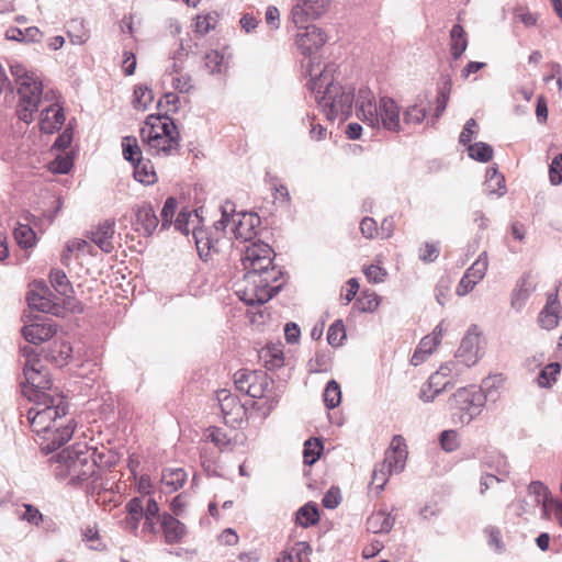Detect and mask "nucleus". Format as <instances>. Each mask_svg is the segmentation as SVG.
Wrapping results in <instances>:
<instances>
[{
	"instance_id": "obj_1",
	"label": "nucleus",
	"mask_w": 562,
	"mask_h": 562,
	"mask_svg": "<svg viewBox=\"0 0 562 562\" xmlns=\"http://www.w3.org/2000/svg\"><path fill=\"white\" fill-rule=\"evenodd\" d=\"M334 67L327 65L318 72L312 61L306 65L307 83L322 112L328 121H347L356 104L355 88L350 85H341L335 81Z\"/></svg>"
},
{
	"instance_id": "obj_2",
	"label": "nucleus",
	"mask_w": 562,
	"mask_h": 562,
	"mask_svg": "<svg viewBox=\"0 0 562 562\" xmlns=\"http://www.w3.org/2000/svg\"><path fill=\"white\" fill-rule=\"evenodd\" d=\"M357 116L371 127L383 126L386 131L400 133L404 131L401 111L396 102L389 97L375 101L368 87H361L356 101Z\"/></svg>"
},
{
	"instance_id": "obj_3",
	"label": "nucleus",
	"mask_w": 562,
	"mask_h": 562,
	"mask_svg": "<svg viewBox=\"0 0 562 562\" xmlns=\"http://www.w3.org/2000/svg\"><path fill=\"white\" fill-rule=\"evenodd\" d=\"M95 449L89 448L85 442L75 443L63 449L56 456L58 465L57 475L69 476L72 485L82 484L97 474Z\"/></svg>"
},
{
	"instance_id": "obj_4",
	"label": "nucleus",
	"mask_w": 562,
	"mask_h": 562,
	"mask_svg": "<svg viewBox=\"0 0 562 562\" xmlns=\"http://www.w3.org/2000/svg\"><path fill=\"white\" fill-rule=\"evenodd\" d=\"M11 74L18 85L19 105L18 116L21 121L30 123L33 114L43 101H50L53 91H43V83L34 72L26 71L21 65H12Z\"/></svg>"
},
{
	"instance_id": "obj_5",
	"label": "nucleus",
	"mask_w": 562,
	"mask_h": 562,
	"mask_svg": "<svg viewBox=\"0 0 562 562\" xmlns=\"http://www.w3.org/2000/svg\"><path fill=\"white\" fill-rule=\"evenodd\" d=\"M140 137L151 154L169 156L179 149V132L167 115H149L140 128Z\"/></svg>"
},
{
	"instance_id": "obj_6",
	"label": "nucleus",
	"mask_w": 562,
	"mask_h": 562,
	"mask_svg": "<svg viewBox=\"0 0 562 562\" xmlns=\"http://www.w3.org/2000/svg\"><path fill=\"white\" fill-rule=\"evenodd\" d=\"M495 381V378H486L479 389L475 386L461 387L452 395L451 405L459 412L461 424H470L482 413L488 400H496L497 387Z\"/></svg>"
},
{
	"instance_id": "obj_7",
	"label": "nucleus",
	"mask_w": 562,
	"mask_h": 562,
	"mask_svg": "<svg viewBox=\"0 0 562 562\" xmlns=\"http://www.w3.org/2000/svg\"><path fill=\"white\" fill-rule=\"evenodd\" d=\"M31 394V402L34 403L31 411L35 414V423L43 424L46 428V434L49 435L52 432V427L57 425V418L67 415L68 404L65 401V397L59 393H56L55 395Z\"/></svg>"
},
{
	"instance_id": "obj_8",
	"label": "nucleus",
	"mask_w": 562,
	"mask_h": 562,
	"mask_svg": "<svg viewBox=\"0 0 562 562\" xmlns=\"http://www.w3.org/2000/svg\"><path fill=\"white\" fill-rule=\"evenodd\" d=\"M24 381L20 382L22 392L30 401L32 394L55 395L57 392L47 393L52 390V380L48 371L42 366L38 359H27L23 368Z\"/></svg>"
},
{
	"instance_id": "obj_9",
	"label": "nucleus",
	"mask_w": 562,
	"mask_h": 562,
	"mask_svg": "<svg viewBox=\"0 0 562 562\" xmlns=\"http://www.w3.org/2000/svg\"><path fill=\"white\" fill-rule=\"evenodd\" d=\"M304 32L297 33L296 46L301 54L308 57L306 64H303V68L306 70V65L312 61L315 66V70L318 72L321 69L319 63L315 64L313 56L324 46L327 42V36L324 31L315 25H304Z\"/></svg>"
},
{
	"instance_id": "obj_10",
	"label": "nucleus",
	"mask_w": 562,
	"mask_h": 562,
	"mask_svg": "<svg viewBox=\"0 0 562 562\" xmlns=\"http://www.w3.org/2000/svg\"><path fill=\"white\" fill-rule=\"evenodd\" d=\"M246 256L243 259L245 279L258 277L261 271L269 270L273 265L276 257L274 248H245Z\"/></svg>"
},
{
	"instance_id": "obj_11",
	"label": "nucleus",
	"mask_w": 562,
	"mask_h": 562,
	"mask_svg": "<svg viewBox=\"0 0 562 562\" xmlns=\"http://www.w3.org/2000/svg\"><path fill=\"white\" fill-rule=\"evenodd\" d=\"M328 7V0H296L291 10L292 23L301 29L315 19L322 16Z\"/></svg>"
},
{
	"instance_id": "obj_12",
	"label": "nucleus",
	"mask_w": 562,
	"mask_h": 562,
	"mask_svg": "<svg viewBox=\"0 0 562 562\" xmlns=\"http://www.w3.org/2000/svg\"><path fill=\"white\" fill-rule=\"evenodd\" d=\"M57 333L56 323L47 316H35L31 324L22 327L24 339L33 345H40L53 338Z\"/></svg>"
},
{
	"instance_id": "obj_13",
	"label": "nucleus",
	"mask_w": 562,
	"mask_h": 562,
	"mask_svg": "<svg viewBox=\"0 0 562 562\" xmlns=\"http://www.w3.org/2000/svg\"><path fill=\"white\" fill-rule=\"evenodd\" d=\"M272 385L273 380L269 378L267 372L261 370H254V380L251 379V381H249L247 384L246 394L252 398L266 397L267 401L265 404L267 405V411L270 412L277 406L279 402L278 395L269 396Z\"/></svg>"
},
{
	"instance_id": "obj_14",
	"label": "nucleus",
	"mask_w": 562,
	"mask_h": 562,
	"mask_svg": "<svg viewBox=\"0 0 562 562\" xmlns=\"http://www.w3.org/2000/svg\"><path fill=\"white\" fill-rule=\"evenodd\" d=\"M487 254L483 251L479 255L477 259L467 269L461 278L458 286L457 294L464 296L470 293L474 286L484 278L487 270Z\"/></svg>"
},
{
	"instance_id": "obj_15",
	"label": "nucleus",
	"mask_w": 562,
	"mask_h": 562,
	"mask_svg": "<svg viewBox=\"0 0 562 562\" xmlns=\"http://www.w3.org/2000/svg\"><path fill=\"white\" fill-rule=\"evenodd\" d=\"M479 341L480 333L477 331V326L472 325L462 338L456 355V357L468 368L474 366L480 359Z\"/></svg>"
},
{
	"instance_id": "obj_16",
	"label": "nucleus",
	"mask_w": 562,
	"mask_h": 562,
	"mask_svg": "<svg viewBox=\"0 0 562 562\" xmlns=\"http://www.w3.org/2000/svg\"><path fill=\"white\" fill-rule=\"evenodd\" d=\"M217 400L225 424L234 425L243 420L246 409L236 395L222 390L217 393Z\"/></svg>"
},
{
	"instance_id": "obj_17",
	"label": "nucleus",
	"mask_w": 562,
	"mask_h": 562,
	"mask_svg": "<svg viewBox=\"0 0 562 562\" xmlns=\"http://www.w3.org/2000/svg\"><path fill=\"white\" fill-rule=\"evenodd\" d=\"M407 457L406 443L401 435H395L391 441L390 449L385 452L382 464L387 468L389 474L403 471Z\"/></svg>"
},
{
	"instance_id": "obj_18",
	"label": "nucleus",
	"mask_w": 562,
	"mask_h": 562,
	"mask_svg": "<svg viewBox=\"0 0 562 562\" xmlns=\"http://www.w3.org/2000/svg\"><path fill=\"white\" fill-rule=\"evenodd\" d=\"M559 286H555L554 292H549L547 302L538 316V324L546 330L555 328L561 317V304L558 297Z\"/></svg>"
},
{
	"instance_id": "obj_19",
	"label": "nucleus",
	"mask_w": 562,
	"mask_h": 562,
	"mask_svg": "<svg viewBox=\"0 0 562 562\" xmlns=\"http://www.w3.org/2000/svg\"><path fill=\"white\" fill-rule=\"evenodd\" d=\"M284 271L278 267L272 266L269 270H263L258 273V277L249 278L252 282H257L259 288L267 290L271 294V299L276 296L284 284Z\"/></svg>"
},
{
	"instance_id": "obj_20",
	"label": "nucleus",
	"mask_w": 562,
	"mask_h": 562,
	"mask_svg": "<svg viewBox=\"0 0 562 562\" xmlns=\"http://www.w3.org/2000/svg\"><path fill=\"white\" fill-rule=\"evenodd\" d=\"M260 224V217L252 213H243L238 222L233 220L232 233L240 243L251 241L256 235V227Z\"/></svg>"
},
{
	"instance_id": "obj_21",
	"label": "nucleus",
	"mask_w": 562,
	"mask_h": 562,
	"mask_svg": "<svg viewBox=\"0 0 562 562\" xmlns=\"http://www.w3.org/2000/svg\"><path fill=\"white\" fill-rule=\"evenodd\" d=\"M75 427L70 424L66 426L55 425L52 427V432L49 435L45 434L43 436V441L41 445V450L46 454L52 453L64 446L70 438L72 437Z\"/></svg>"
},
{
	"instance_id": "obj_22",
	"label": "nucleus",
	"mask_w": 562,
	"mask_h": 562,
	"mask_svg": "<svg viewBox=\"0 0 562 562\" xmlns=\"http://www.w3.org/2000/svg\"><path fill=\"white\" fill-rule=\"evenodd\" d=\"M65 122L63 108L57 103H50L41 112L40 128L46 134H53L58 131Z\"/></svg>"
},
{
	"instance_id": "obj_23",
	"label": "nucleus",
	"mask_w": 562,
	"mask_h": 562,
	"mask_svg": "<svg viewBox=\"0 0 562 562\" xmlns=\"http://www.w3.org/2000/svg\"><path fill=\"white\" fill-rule=\"evenodd\" d=\"M160 525L168 544L180 543L187 533L186 525L169 513L160 516Z\"/></svg>"
},
{
	"instance_id": "obj_24",
	"label": "nucleus",
	"mask_w": 562,
	"mask_h": 562,
	"mask_svg": "<svg viewBox=\"0 0 562 562\" xmlns=\"http://www.w3.org/2000/svg\"><path fill=\"white\" fill-rule=\"evenodd\" d=\"M72 355V347L69 341L54 340L45 350V358L58 368L68 364Z\"/></svg>"
},
{
	"instance_id": "obj_25",
	"label": "nucleus",
	"mask_w": 562,
	"mask_h": 562,
	"mask_svg": "<svg viewBox=\"0 0 562 562\" xmlns=\"http://www.w3.org/2000/svg\"><path fill=\"white\" fill-rule=\"evenodd\" d=\"M247 285L243 290L237 291L238 297L249 306L254 305H262L271 300V294L267 292V290H262L259 288L257 282H252L251 280H247Z\"/></svg>"
},
{
	"instance_id": "obj_26",
	"label": "nucleus",
	"mask_w": 562,
	"mask_h": 562,
	"mask_svg": "<svg viewBox=\"0 0 562 562\" xmlns=\"http://www.w3.org/2000/svg\"><path fill=\"white\" fill-rule=\"evenodd\" d=\"M533 286L529 281V276H522L516 283V286L512 294L510 305L517 312H520L525 305L527 300L529 299L531 292L533 291Z\"/></svg>"
},
{
	"instance_id": "obj_27",
	"label": "nucleus",
	"mask_w": 562,
	"mask_h": 562,
	"mask_svg": "<svg viewBox=\"0 0 562 562\" xmlns=\"http://www.w3.org/2000/svg\"><path fill=\"white\" fill-rule=\"evenodd\" d=\"M115 233V222L113 220H105L104 222L92 227L87 237L91 243L97 246L110 244Z\"/></svg>"
},
{
	"instance_id": "obj_28",
	"label": "nucleus",
	"mask_w": 562,
	"mask_h": 562,
	"mask_svg": "<svg viewBox=\"0 0 562 562\" xmlns=\"http://www.w3.org/2000/svg\"><path fill=\"white\" fill-rule=\"evenodd\" d=\"M312 553V547L306 541H299L290 549L280 552L276 562H304Z\"/></svg>"
},
{
	"instance_id": "obj_29",
	"label": "nucleus",
	"mask_w": 562,
	"mask_h": 562,
	"mask_svg": "<svg viewBox=\"0 0 562 562\" xmlns=\"http://www.w3.org/2000/svg\"><path fill=\"white\" fill-rule=\"evenodd\" d=\"M395 518L391 514L379 510L367 519V529L373 533H387L392 530Z\"/></svg>"
},
{
	"instance_id": "obj_30",
	"label": "nucleus",
	"mask_w": 562,
	"mask_h": 562,
	"mask_svg": "<svg viewBox=\"0 0 562 562\" xmlns=\"http://www.w3.org/2000/svg\"><path fill=\"white\" fill-rule=\"evenodd\" d=\"M456 366L457 363L454 361H450L441 366L437 372L429 376L427 387L429 390H434L435 394L439 395L450 385V380L442 381V379L447 378Z\"/></svg>"
},
{
	"instance_id": "obj_31",
	"label": "nucleus",
	"mask_w": 562,
	"mask_h": 562,
	"mask_svg": "<svg viewBox=\"0 0 562 562\" xmlns=\"http://www.w3.org/2000/svg\"><path fill=\"white\" fill-rule=\"evenodd\" d=\"M484 190L490 195L497 194L502 196L506 193L505 178L496 167L486 169Z\"/></svg>"
},
{
	"instance_id": "obj_32",
	"label": "nucleus",
	"mask_w": 562,
	"mask_h": 562,
	"mask_svg": "<svg viewBox=\"0 0 562 562\" xmlns=\"http://www.w3.org/2000/svg\"><path fill=\"white\" fill-rule=\"evenodd\" d=\"M468 47V37L460 24L452 26L450 31V50L454 59H459Z\"/></svg>"
},
{
	"instance_id": "obj_33",
	"label": "nucleus",
	"mask_w": 562,
	"mask_h": 562,
	"mask_svg": "<svg viewBox=\"0 0 562 562\" xmlns=\"http://www.w3.org/2000/svg\"><path fill=\"white\" fill-rule=\"evenodd\" d=\"M529 494L535 496V502L542 505L543 513L546 514L552 506L553 498L549 488L540 481H532L528 487Z\"/></svg>"
},
{
	"instance_id": "obj_34",
	"label": "nucleus",
	"mask_w": 562,
	"mask_h": 562,
	"mask_svg": "<svg viewBox=\"0 0 562 562\" xmlns=\"http://www.w3.org/2000/svg\"><path fill=\"white\" fill-rule=\"evenodd\" d=\"M196 224H200L198 212L194 211V214H192L187 209L181 210L175 220V228L184 236H189L192 233L193 225Z\"/></svg>"
},
{
	"instance_id": "obj_35",
	"label": "nucleus",
	"mask_w": 562,
	"mask_h": 562,
	"mask_svg": "<svg viewBox=\"0 0 562 562\" xmlns=\"http://www.w3.org/2000/svg\"><path fill=\"white\" fill-rule=\"evenodd\" d=\"M5 36L8 40L25 43L38 42L42 37V32L36 26H30L24 30L19 27H10Z\"/></svg>"
},
{
	"instance_id": "obj_36",
	"label": "nucleus",
	"mask_w": 562,
	"mask_h": 562,
	"mask_svg": "<svg viewBox=\"0 0 562 562\" xmlns=\"http://www.w3.org/2000/svg\"><path fill=\"white\" fill-rule=\"evenodd\" d=\"M319 520V512L316 504L310 502L300 507L296 512V522L297 525L308 528L314 526Z\"/></svg>"
},
{
	"instance_id": "obj_37",
	"label": "nucleus",
	"mask_w": 562,
	"mask_h": 562,
	"mask_svg": "<svg viewBox=\"0 0 562 562\" xmlns=\"http://www.w3.org/2000/svg\"><path fill=\"white\" fill-rule=\"evenodd\" d=\"M49 281L54 290L66 297H70L74 293L71 283L69 282L66 273L60 269H52L49 273Z\"/></svg>"
},
{
	"instance_id": "obj_38",
	"label": "nucleus",
	"mask_w": 562,
	"mask_h": 562,
	"mask_svg": "<svg viewBox=\"0 0 562 562\" xmlns=\"http://www.w3.org/2000/svg\"><path fill=\"white\" fill-rule=\"evenodd\" d=\"M324 448V443L322 439L316 437H311L304 442L303 457L304 463L307 465H313L322 454Z\"/></svg>"
},
{
	"instance_id": "obj_39",
	"label": "nucleus",
	"mask_w": 562,
	"mask_h": 562,
	"mask_svg": "<svg viewBox=\"0 0 562 562\" xmlns=\"http://www.w3.org/2000/svg\"><path fill=\"white\" fill-rule=\"evenodd\" d=\"M126 522L132 530L138 528V524L144 516V507L139 497H133L126 504Z\"/></svg>"
},
{
	"instance_id": "obj_40",
	"label": "nucleus",
	"mask_w": 562,
	"mask_h": 562,
	"mask_svg": "<svg viewBox=\"0 0 562 562\" xmlns=\"http://www.w3.org/2000/svg\"><path fill=\"white\" fill-rule=\"evenodd\" d=\"M161 481L167 486L177 491L183 486L187 481V472L181 468H169L162 471Z\"/></svg>"
},
{
	"instance_id": "obj_41",
	"label": "nucleus",
	"mask_w": 562,
	"mask_h": 562,
	"mask_svg": "<svg viewBox=\"0 0 562 562\" xmlns=\"http://www.w3.org/2000/svg\"><path fill=\"white\" fill-rule=\"evenodd\" d=\"M426 115L427 109L425 106H422L420 104L415 103L407 106L403 113V127L422 124Z\"/></svg>"
},
{
	"instance_id": "obj_42",
	"label": "nucleus",
	"mask_w": 562,
	"mask_h": 562,
	"mask_svg": "<svg viewBox=\"0 0 562 562\" xmlns=\"http://www.w3.org/2000/svg\"><path fill=\"white\" fill-rule=\"evenodd\" d=\"M485 464L491 468L495 469V473L498 477L506 479L509 475V464L505 456L494 452L491 456L487 457L485 460Z\"/></svg>"
},
{
	"instance_id": "obj_43",
	"label": "nucleus",
	"mask_w": 562,
	"mask_h": 562,
	"mask_svg": "<svg viewBox=\"0 0 562 562\" xmlns=\"http://www.w3.org/2000/svg\"><path fill=\"white\" fill-rule=\"evenodd\" d=\"M137 222L144 227L146 233L151 234L158 226L159 220L151 206H142L137 212Z\"/></svg>"
},
{
	"instance_id": "obj_44",
	"label": "nucleus",
	"mask_w": 562,
	"mask_h": 562,
	"mask_svg": "<svg viewBox=\"0 0 562 562\" xmlns=\"http://www.w3.org/2000/svg\"><path fill=\"white\" fill-rule=\"evenodd\" d=\"M324 403L328 409L336 408L341 402V390L337 381L330 380L324 390Z\"/></svg>"
},
{
	"instance_id": "obj_45",
	"label": "nucleus",
	"mask_w": 562,
	"mask_h": 562,
	"mask_svg": "<svg viewBox=\"0 0 562 562\" xmlns=\"http://www.w3.org/2000/svg\"><path fill=\"white\" fill-rule=\"evenodd\" d=\"M133 165L135 180L144 184H153L156 181V173L148 162H143L140 158Z\"/></svg>"
},
{
	"instance_id": "obj_46",
	"label": "nucleus",
	"mask_w": 562,
	"mask_h": 562,
	"mask_svg": "<svg viewBox=\"0 0 562 562\" xmlns=\"http://www.w3.org/2000/svg\"><path fill=\"white\" fill-rule=\"evenodd\" d=\"M469 157L480 162H487L493 157V148L486 143L477 142L468 146Z\"/></svg>"
},
{
	"instance_id": "obj_47",
	"label": "nucleus",
	"mask_w": 562,
	"mask_h": 562,
	"mask_svg": "<svg viewBox=\"0 0 562 562\" xmlns=\"http://www.w3.org/2000/svg\"><path fill=\"white\" fill-rule=\"evenodd\" d=\"M346 328L345 324L341 319H336L328 328L327 331V341L328 344L334 347L338 348L342 346L345 339H346Z\"/></svg>"
},
{
	"instance_id": "obj_48",
	"label": "nucleus",
	"mask_w": 562,
	"mask_h": 562,
	"mask_svg": "<svg viewBox=\"0 0 562 562\" xmlns=\"http://www.w3.org/2000/svg\"><path fill=\"white\" fill-rule=\"evenodd\" d=\"M561 371L559 362L547 364L538 374L537 381L541 387H550L557 380V375Z\"/></svg>"
},
{
	"instance_id": "obj_49",
	"label": "nucleus",
	"mask_w": 562,
	"mask_h": 562,
	"mask_svg": "<svg viewBox=\"0 0 562 562\" xmlns=\"http://www.w3.org/2000/svg\"><path fill=\"white\" fill-rule=\"evenodd\" d=\"M18 246H34L36 234L26 224H19L13 231Z\"/></svg>"
},
{
	"instance_id": "obj_50",
	"label": "nucleus",
	"mask_w": 562,
	"mask_h": 562,
	"mask_svg": "<svg viewBox=\"0 0 562 562\" xmlns=\"http://www.w3.org/2000/svg\"><path fill=\"white\" fill-rule=\"evenodd\" d=\"M153 91L146 86H138L134 90L133 104L135 109L146 110L147 106L153 102Z\"/></svg>"
},
{
	"instance_id": "obj_51",
	"label": "nucleus",
	"mask_w": 562,
	"mask_h": 562,
	"mask_svg": "<svg viewBox=\"0 0 562 562\" xmlns=\"http://www.w3.org/2000/svg\"><path fill=\"white\" fill-rule=\"evenodd\" d=\"M307 366L311 373L327 372L331 367L329 352H317L315 358L308 361Z\"/></svg>"
},
{
	"instance_id": "obj_52",
	"label": "nucleus",
	"mask_w": 562,
	"mask_h": 562,
	"mask_svg": "<svg viewBox=\"0 0 562 562\" xmlns=\"http://www.w3.org/2000/svg\"><path fill=\"white\" fill-rule=\"evenodd\" d=\"M123 156L126 160L135 164L142 158V151L137 145V140L134 137L126 136L122 142Z\"/></svg>"
},
{
	"instance_id": "obj_53",
	"label": "nucleus",
	"mask_w": 562,
	"mask_h": 562,
	"mask_svg": "<svg viewBox=\"0 0 562 562\" xmlns=\"http://www.w3.org/2000/svg\"><path fill=\"white\" fill-rule=\"evenodd\" d=\"M191 234L195 246H214V244L218 243L217 237H214L212 233H209L199 224L193 225Z\"/></svg>"
},
{
	"instance_id": "obj_54",
	"label": "nucleus",
	"mask_w": 562,
	"mask_h": 562,
	"mask_svg": "<svg viewBox=\"0 0 562 562\" xmlns=\"http://www.w3.org/2000/svg\"><path fill=\"white\" fill-rule=\"evenodd\" d=\"M216 18L212 14H199L195 19L194 32L200 36H204L216 25Z\"/></svg>"
},
{
	"instance_id": "obj_55",
	"label": "nucleus",
	"mask_w": 562,
	"mask_h": 562,
	"mask_svg": "<svg viewBox=\"0 0 562 562\" xmlns=\"http://www.w3.org/2000/svg\"><path fill=\"white\" fill-rule=\"evenodd\" d=\"M178 202L176 198L169 196L161 210V227L167 228L173 223V216L176 214Z\"/></svg>"
},
{
	"instance_id": "obj_56",
	"label": "nucleus",
	"mask_w": 562,
	"mask_h": 562,
	"mask_svg": "<svg viewBox=\"0 0 562 562\" xmlns=\"http://www.w3.org/2000/svg\"><path fill=\"white\" fill-rule=\"evenodd\" d=\"M355 306L361 312H373L379 306V296L373 292H362Z\"/></svg>"
},
{
	"instance_id": "obj_57",
	"label": "nucleus",
	"mask_w": 562,
	"mask_h": 562,
	"mask_svg": "<svg viewBox=\"0 0 562 562\" xmlns=\"http://www.w3.org/2000/svg\"><path fill=\"white\" fill-rule=\"evenodd\" d=\"M224 66V56L217 50H211L205 55V67L211 74L222 72Z\"/></svg>"
},
{
	"instance_id": "obj_58",
	"label": "nucleus",
	"mask_w": 562,
	"mask_h": 562,
	"mask_svg": "<svg viewBox=\"0 0 562 562\" xmlns=\"http://www.w3.org/2000/svg\"><path fill=\"white\" fill-rule=\"evenodd\" d=\"M265 363L268 370H274L283 367L284 357L281 349H269L265 355Z\"/></svg>"
},
{
	"instance_id": "obj_59",
	"label": "nucleus",
	"mask_w": 562,
	"mask_h": 562,
	"mask_svg": "<svg viewBox=\"0 0 562 562\" xmlns=\"http://www.w3.org/2000/svg\"><path fill=\"white\" fill-rule=\"evenodd\" d=\"M389 472L385 471L384 464L381 468L375 467L372 471V477L370 484L373 486L375 492L379 494L384 490V486L389 480Z\"/></svg>"
},
{
	"instance_id": "obj_60",
	"label": "nucleus",
	"mask_w": 562,
	"mask_h": 562,
	"mask_svg": "<svg viewBox=\"0 0 562 562\" xmlns=\"http://www.w3.org/2000/svg\"><path fill=\"white\" fill-rule=\"evenodd\" d=\"M222 209V218L214 224L213 234L214 237L220 239V235L225 231L227 224L229 223V213L234 212V204L231 202H226L225 205L221 206Z\"/></svg>"
},
{
	"instance_id": "obj_61",
	"label": "nucleus",
	"mask_w": 562,
	"mask_h": 562,
	"mask_svg": "<svg viewBox=\"0 0 562 562\" xmlns=\"http://www.w3.org/2000/svg\"><path fill=\"white\" fill-rule=\"evenodd\" d=\"M440 446L447 452H452L458 449V434L454 430H443L440 434Z\"/></svg>"
},
{
	"instance_id": "obj_62",
	"label": "nucleus",
	"mask_w": 562,
	"mask_h": 562,
	"mask_svg": "<svg viewBox=\"0 0 562 562\" xmlns=\"http://www.w3.org/2000/svg\"><path fill=\"white\" fill-rule=\"evenodd\" d=\"M72 167V159L69 156H58L49 165V170L53 173L65 175L70 171Z\"/></svg>"
},
{
	"instance_id": "obj_63",
	"label": "nucleus",
	"mask_w": 562,
	"mask_h": 562,
	"mask_svg": "<svg viewBox=\"0 0 562 562\" xmlns=\"http://www.w3.org/2000/svg\"><path fill=\"white\" fill-rule=\"evenodd\" d=\"M550 182L553 186L562 183V154L557 155L549 167Z\"/></svg>"
},
{
	"instance_id": "obj_64",
	"label": "nucleus",
	"mask_w": 562,
	"mask_h": 562,
	"mask_svg": "<svg viewBox=\"0 0 562 562\" xmlns=\"http://www.w3.org/2000/svg\"><path fill=\"white\" fill-rule=\"evenodd\" d=\"M23 507L25 510L20 515V519L35 526H38L43 521V515L35 506L32 504H24Z\"/></svg>"
}]
</instances>
